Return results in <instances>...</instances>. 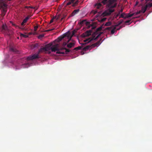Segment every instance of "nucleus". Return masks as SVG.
Listing matches in <instances>:
<instances>
[{
	"label": "nucleus",
	"mask_w": 152,
	"mask_h": 152,
	"mask_svg": "<svg viewBox=\"0 0 152 152\" xmlns=\"http://www.w3.org/2000/svg\"><path fill=\"white\" fill-rule=\"evenodd\" d=\"M51 51L53 52H56V53L64 54L65 53L62 51L63 50H65V52L66 54L68 53L70 51V50L66 49L65 47H61L58 44H56L53 47L51 48Z\"/></svg>",
	"instance_id": "1"
},
{
	"label": "nucleus",
	"mask_w": 152,
	"mask_h": 152,
	"mask_svg": "<svg viewBox=\"0 0 152 152\" xmlns=\"http://www.w3.org/2000/svg\"><path fill=\"white\" fill-rule=\"evenodd\" d=\"M77 31L76 30H74L72 31V36L70 37V33L69 31H68L66 33L63 35L59 37L57 39L55 40V41L57 42H59L64 37H68V38H70L68 40L67 42H69L70 40L71 39L72 37L73 36V35H74V34Z\"/></svg>",
	"instance_id": "2"
},
{
	"label": "nucleus",
	"mask_w": 152,
	"mask_h": 152,
	"mask_svg": "<svg viewBox=\"0 0 152 152\" xmlns=\"http://www.w3.org/2000/svg\"><path fill=\"white\" fill-rule=\"evenodd\" d=\"M11 0H0V8L2 9V16H4L7 11V5L5 4L6 1Z\"/></svg>",
	"instance_id": "3"
},
{
	"label": "nucleus",
	"mask_w": 152,
	"mask_h": 152,
	"mask_svg": "<svg viewBox=\"0 0 152 152\" xmlns=\"http://www.w3.org/2000/svg\"><path fill=\"white\" fill-rule=\"evenodd\" d=\"M47 51L46 48L45 47H44L41 48L39 50V51L37 53L34 54L32 56H30L27 58V60H32L33 59H36L39 58V54L43 51Z\"/></svg>",
	"instance_id": "4"
},
{
	"label": "nucleus",
	"mask_w": 152,
	"mask_h": 152,
	"mask_svg": "<svg viewBox=\"0 0 152 152\" xmlns=\"http://www.w3.org/2000/svg\"><path fill=\"white\" fill-rule=\"evenodd\" d=\"M96 32H95L92 35V37H91L89 38L88 39H85L84 40V42H87L88 43L89 42H91V41H92L93 40H95L97 39L99 37V36L100 35V34H99L96 37H95V36L96 35Z\"/></svg>",
	"instance_id": "5"
},
{
	"label": "nucleus",
	"mask_w": 152,
	"mask_h": 152,
	"mask_svg": "<svg viewBox=\"0 0 152 152\" xmlns=\"http://www.w3.org/2000/svg\"><path fill=\"white\" fill-rule=\"evenodd\" d=\"M29 18H30L29 16H28L26 17L23 20L22 22L21 23V25L22 26V27H19V28L20 29H21L22 30H25V28L23 27L25 25V23H26L27 22V21L28 20Z\"/></svg>",
	"instance_id": "6"
},
{
	"label": "nucleus",
	"mask_w": 152,
	"mask_h": 152,
	"mask_svg": "<svg viewBox=\"0 0 152 152\" xmlns=\"http://www.w3.org/2000/svg\"><path fill=\"white\" fill-rule=\"evenodd\" d=\"M114 11V10L112 8H110L107 10L105 11L104 14L106 15H110Z\"/></svg>",
	"instance_id": "7"
},
{
	"label": "nucleus",
	"mask_w": 152,
	"mask_h": 152,
	"mask_svg": "<svg viewBox=\"0 0 152 152\" xmlns=\"http://www.w3.org/2000/svg\"><path fill=\"white\" fill-rule=\"evenodd\" d=\"M56 44L53 45V43H50L45 45V47L47 51H48L50 50H51V48Z\"/></svg>",
	"instance_id": "8"
},
{
	"label": "nucleus",
	"mask_w": 152,
	"mask_h": 152,
	"mask_svg": "<svg viewBox=\"0 0 152 152\" xmlns=\"http://www.w3.org/2000/svg\"><path fill=\"white\" fill-rule=\"evenodd\" d=\"M2 28L6 31L7 35H10L11 31L8 28L7 26L3 25L2 26Z\"/></svg>",
	"instance_id": "9"
},
{
	"label": "nucleus",
	"mask_w": 152,
	"mask_h": 152,
	"mask_svg": "<svg viewBox=\"0 0 152 152\" xmlns=\"http://www.w3.org/2000/svg\"><path fill=\"white\" fill-rule=\"evenodd\" d=\"M101 39L100 40L92 44L91 45V48H94L96 47H97L99 46L101 43Z\"/></svg>",
	"instance_id": "10"
},
{
	"label": "nucleus",
	"mask_w": 152,
	"mask_h": 152,
	"mask_svg": "<svg viewBox=\"0 0 152 152\" xmlns=\"http://www.w3.org/2000/svg\"><path fill=\"white\" fill-rule=\"evenodd\" d=\"M91 31H87L85 33L82 34V36L83 37L88 36L91 34Z\"/></svg>",
	"instance_id": "11"
},
{
	"label": "nucleus",
	"mask_w": 152,
	"mask_h": 152,
	"mask_svg": "<svg viewBox=\"0 0 152 152\" xmlns=\"http://www.w3.org/2000/svg\"><path fill=\"white\" fill-rule=\"evenodd\" d=\"M92 48H91V45H88L83 48V50L84 51H86Z\"/></svg>",
	"instance_id": "12"
},
{
	"label": "nucleus",
	"mask_w": 152,
	"mask_h": 152,
	"mask_svg": "<svg viewBox=\"0 0 152 152\" xmlns=\"http://www.w3.org/2000/svg\"><path fill=\"white\" fill-rule=\"evenodd\" d=\"M86 44V43H80V44L82 45H81V46H78V47H76V48H75L74 49V50H80L82 48H83V45Z\"/></svg>",
	"instance_id": "13"
},
{
	"label": "nucleus",
	"mask_w": 152,
	"mask_h": 152,
	"mask_svg": "<svg viewBox=\"0 0 152 152\" xmlns=\"http://www.w3.org/2000/svg\"><path fill=\"white\" fill-rule=\"evenodd\" d=\"M75 45V43L74 42H70L67 45V47L69 48H71L74 47Z\"/></svg>",
	"instance_id": "14"
},
{
	"label": "nucleus",
	"mask_w": 152,
	"mask_h": 152,
	"mask_svg": "<svg viewBox=\"0 0 152 152\" xmlns=\"http://www.w3.org/2000/svg\"><path fill=\"white\" fill-rule=\"evenodd\" d=\"M147 6H145L144 7H142L141 10L142 13H145L146 11L147 10Z\"/></svg>",
	"instance_id": "15"
},
{
	"label": "nucleus",
	"mask_w": 152,
	"mask_h": 152,
	"mask_svg": "<svg viewBox=\"0 0 152 152\" xmlns=\"http://www.w3.org/2000/svg\"><path fill=\"white\" fill-rule=\"evenodd\" d=\"M10 51L15 53H17L18 52V50L12 47L10 48Z\"/></svg>",
	"instance_id": "16"
},
{
	"label": "nucleus",
	"mask_w": 152,
	"mask_h": 152,
	"mask_svg": "<svg viewBox=\"0 0 152 152\" xmlns=\"http://www.w3.org/2000/svg\"><path fill=\"white\" fill-rule=\"evenodd\" d=\"M79 11L80 10L79 9L75 10L72 14V15L73 16L75 15V14H77L79 12Z\"/></svg>",
	"instance_id": "17"
},
{
	"label": "nucleus",
	"mask_w": 152,
	"mask_h": 152,
	"mask_svg": "<svg viewBox=\"0 0 152 152\" xmlns=\"http://www.w3.org/2000/svg\"><path fill=\"white\" fill-rule=\"evenodd\" d=\"M84 22L86 23V25H88L89 23V22H86V20H84L82 21H80L79 23L80 25H82Z\"/></svg>",
	"instance_id": "18"
},
{
	"label": "nucleus",
	"mask_w": 152,
	"mask_h": 152,
	"mask_svg": "<svg viewBox=\"0 0 152 152\" xmlns=\"http://www.w3.org/2000/svg\"><path fill=\"white\" fill-rule=\"evenodd\" d=\"M126 16V13H125L124 12L122 13L120 15L119 17V18H123L125 19L126 18H125Z\"/></svg>",
	"instance_id": "19"
},
{
	"label": "nucleus",
	"mask_w": 152,
	"mask_h": 152,
	"mask_svg": "<svg viewBox=\"0 0 152 152\" xmlns=\"http://www.w3.org/2000/svg\"><path fill=\"white\" fill-rule=\"evenodd\" d=\"M135 13H133L131 14H130V13H129L127 15H126L125 16V18H129V17H131L133 16L134 15H135Z\"/></svg>",
	"instance_id": "20"
},
{
	"label": "nucleus",
	"mask_w": 152,
	"mask_h": 152,
	"mask_svg": "<svg viewBox=\"0 0 152 152\" xmlns=\"http://www.w3.org/2000/svg\"><path fill=\"white\" fill-rule=\"evenodd\" d=\"M101 6V4L100 3L97 4L95 5V7L97 9H99V8Z\"/></svg>",
	"instance_id": "21"
},
{
	"label": "nucleus",
	"mask_w": 152,
	"mask_h": 152,
	"mask_svg": "<svg viewBox=\"0 0 152 152\" xmlns=\"http://www.w3.org/2000/svg\"><path fill=\"white\" fill-rule=\"evenodd\" d=\"M61 16L60 15H58L57 16H56L54 17V18H55L56 20H58L60 19Z\"/></svg>",
	"instance_id": "22"
},
{
	"label": "nucleus",
	"mask_w": 152,
	"mask_h": 152,
	"mask_svg": "<svg viewBox=\"0 0 152 152\" xmlns=\"http://www.w3.org/2000/svg\"><path fill=\"white\" fill-rule=\"evenodd\" d=\"M149 1H152L151 0H150ZM145 6H147V8L148 7H150L152 6V3H149L148 4H147Z\"/></svg>",
	"instance_id": "23"
},
{
	"label": "nucleus",
	"mask_w": 152,
	"mask_h": 152,
	"mask_svg": "<svg viewBox=\"0 0 152 152\" xmlns=\"http://www.w3.org/2000/svg\"><path fill=\"white\" fill-rule=\"evenodd\" d=\"M20 36L21 37H23L25 38H26L28 37V35H25L22 33H20Z\"/></svg>",
	"instance_id": "24"
},
{
	"label": "nucleus",
	"mask_w": 152,
	"mask_h": 152,
	"mask_svg": "<svg viewBox=\"0 0 152 152\" xmlns=\"http://www.w3.org/2000/svg\"><path fill=\"white\" fill-rule=\"evenodd\" d=\"M39 46V45L37 43L35 44H34L33 45V48H38V47Z\"/></svg>",
	"instance_id": "25"
},
{
	"label": "nucleus",
	"mask_w": 152,
	"mask_h": 152,
	"mask_svg": "<svg viewBox=\"0 0 152 152\" xmlns=\"http://www.w3.org/2000/svg\"><path fill=\"white\" fill-rule=\"evenodd\" d=\"M111 23L110 22H107L105 24V26H110L111 25Z\"/></svg>",
	"instance_id": "26"
},
{
	"label": "nucleus",
	"mask_w": 152,
	"mask_h": 152,
	"mask_svg": "<svg viewBox=\"0 0 152 152\" xmlns=\"http://www.w3.org/2000/svg\"><path fill=\"white\" fill-rule=\"evenodd\" d=\"M141 13H142L141 11V10H140L138 11L137 12H136L135 13H135V15H137L140 14Z\"/></svg>",
	"instance_id": "27"
},
{
	"label": "nucleus",
	"mask_w": 152,
	"mask_h": 152,
	"mask_svg": "<svg viewBox=\"0 0 152 152\" xmlns=\"http://www.w3.org/2000/svg\"><path fill=\"white\" fill-rule=\"evenodd\" d=\"M79 2L77 0L74 3H73V6H75V5H76L77 4H78V3Z\"/></svg>",
	"instance_id": "28"
},
{
	"label": "nucleus",
	"mask_w": 152,
	"mask_h": 152,
	"mask_svg": "<svg viewBox=\"0 0 152 152\" xmlns=\"http://www.w3.org/2000/svg\"><path fill=\"white\" fill-rule=\"evenodd\" d=\"M107 0H103L102 1V3L104 4H105L107 2Z\"/></svg>",
	"instance_id": "29"
},
{
	"label": "nucleus",
	"mask_w": 152,
	"mask_h": 152,
	"mask_svg": "<svg viewBox=\"0 0 152 152\" xmlns=\"http://www.w3.org/2000/svg\"><path fill=\"white\" fill-rule=\"evenodd\" d=\"M115 28L114 29H112L111 31V33L112 34H113L115 32Z\"/></svg>",
	"instance_id": "30"
},
{
	"label": "nucleus",
	"mask_w": 152,
	"mask_h": 152,
	"mask_svg": "<svg viewBox=\"0 0 152 152\" xmlns=\"http://www.w3.org/2000/svg\"><path fill=\"white\" fill-rule=\"evenodd\" d=\"M44 35L43 34L40 35L38 36V38L39 39L41 38H42L43 37H44Z\"/></svg>",
	"instance_id": "31"
},
{
	"label": "nucleus",
	"mask_w": 152,
	"mask_h": 152,
	"mask_svg": "<svg viewBox=\"0 0 152 152\" xmlns=\"http://www.w3.org/2000/svg\"><path fill=\"white\" fill-rule=\"evenodd\" d=\"M106 19L107 18H103L101 19L100 21L101 22H103L104 21H105Z\"/></svg>",
	"instance_id": "32"
},
{
	"label": "nucleus",
	"mask_w": 152,
	"mask_h": 152,
	"mask_svg": "<svg viewBox=\"0 0 152 152\" xmlns=\"http://www.w3.org/2000/svg\"><path fill=\"white\" fill-rule=\"evenodd\" d=\"M66 42H64L62 44V46L63 47H64L66 45Z\"/></svg>",
	"instance_id": "33"
},
{
	"label": "nucleus",
	"mask_w": 152,
	"mask_h": 152,
	"mask_svg": "<svg viewBox=\"0 0 152 152\" xmlns=\"http://www.w3.org/2000/svg\"><path fill=\"white\" fill-rule=\"evenodd\" d=\"M123 22V20L122 19H121L119 21L118 25H120Z\"/></svg>",
	"instance_id": "34"
},
{
	"label": "nucleus",
	"mask_w": 152,
	"mask_h": 152,
	"mask_svg": "<svg viewBox=\"0 0 152 152\" xmlns=\"http://www.w3.org/2000/svg\"><path fill=\"white\" fill-rule=\"evenodd\" d=\"M38 28V26H35L34 28V31H37V28Z\"/></svg>",
	"instance_id": "35"
},
{
	"label": "nucleus",
	"mask_w": 152,
	"mask_h": 152,
	"mask_svg": "<svg viewBox=\"0 0 152 152\" xmlns=\"http://www.w3.org/2000/svg\"><path fill=\"white\" fill-rule=\"evenodd\" d=\"M10 22L12 23V25L15 27H18L12 21H10Z\"/></svg>",
	"instance_id": "36"
},
{
	"label": "nucleus",
	"mask_w": 152,
	"mask_h": 152,
	"mask_svg": "<svg viewBox=\"0 0 152 152\" xmlns=\"http://www.w3.org/2000/svg\"><path fill=\"white\" fill-rule=\"evenodd\" d=\"M130 21H131V20H128L126 21L125 23H130Z\"/></svg>",
	"instance_id": "37"
},
{
	"label": "nucleus",
	"mask_w": 152,
	"mask_h": 152,
	"mask_svg": "<svg viewBox=\"0 0 152 152\" xmlns=\"http://www.w3.org/2000/svg\"><path fill=\"white\" fill-rule=\"evenodd\" d=\"M54 29V28H53V29H50V30H47L45 31L46 32H48L49 31H52Z\"/></svg>",
	"instance_id": "38"
},
{
	"label": "nucleus",
	"mask_w": 152,
	"mask_h": 152,
	"mask_svg": "<svg viewBox=\"0 0 152 152\" xmlns=\"http://www.w3.org/2000/svg\"><path fill=\"white\" fill-rule=\"evenodd\" d=\"M54 19H55V18H54V17L53 18H52L51 20H50V23H52L53 22V20Z\"/></svg>",
	"instance_id": "39"
},
{
	"label": "nucleus",
	"mask_w": 152,
	"mask_h": 152,
	"mask_svg": "<svg viewBox=\"0 0 152 152\" xmlns=\"http://www.w3.org/2000/svg\"><path fill=\"white\" fill-rule=\"evenodd\" d=\"M123 8H121V10H119V11L120 12L122 13L123 11Z\"/></svg>",
	"instance_id": "40"
},
{
	"label": "nucleus",
	"mask_w": 152,
	"mask_h": 152,
	"mask_svg": "<svg viewBox=\"0 0 152 152\" xmlns=\"http://www.w3.org/2000/svg\"><path fill=\"white\" fill-rule=\"evenodd\" d=\"M28 65V64H24L23 65V66H27ZM25 67H27V66H25Z\"/></svg>",
	"instance_id": "41"
},
{
	"label": "nucleus",
	"mask_w": 152,
	"mask_h": 152,
	"mask_svg": "<svg viewBox=\"0 0 152 152\" xmlns=\"http://www.w3.org/2000/svg\"><path fill=\"white\" fill-rule=\"evenodd\" d=\"M97 11H94V14H95L97 13Z\"/></svg>",
	"instance_id": "42"
},
{
	"label": "nucleus",
	"mask_w": 152,
	"mask_h": 152,
	"mask_svg": "<svg viewBox=\"0 0 152 152\" xmlns=\"http://www.w3.org/2000/svg\"><path fill=\"white\" fill-rule=\"evenodd\" d=\"M64 19V18H63V17H62L61 18V21H62L63 20V19Z\"/></svg>",
	"instance_id": "43"
},
{
	"label": "nucleus",
	"mask_w": 152,
	"mask_h": 152,
	"mask_svg": "<svg viewBox=\"0 0 152 152\" xmlns=\"http://www.w3.org/2000/svg\"><path fill=\"white\" fill-rule=\"evenodd\" d=\"M120 15H119L118 13L117 15H116V17H118V16H119Z\"/></svg>",
	"instance_id": "44"
},
{
	"label": "nucleus",
	"mask_w": 152,
	"mask_h": 152,
	"mask_svg": "<svg viewBox=\"0 0 152 152\" xmlns=\"http://www.w3.org/2000/svg\"><path fill=\"white\" fill-rule=\"evenodd\" d=\"M66 15H63V17H62L64 18L66 17Z\"/></svg>",
	"instance_id": "45"
},
{
	"label": "nucleus",
	"mask_w": 152,
	"mask_h": 152,
	"mask_svg": "<svg viewBox=\"0 0 152 152\" xmlns=\"http://www.w3.org/2000/svg\"><path fill=\"white\" fill-rule=\"evenodd\" d=\"M121 13V12H119V11L118 13L119 15H120V14Z\"/></svg>",
	"instance_id": "46"
},
{
	"label": "nucleus",
	"mask_w": 152,
	"mask_h": 152,
	"mask_svg": "<svg viewBox=\"0 0 152 152\" xmlns=\"http://www.w3.org/2000/svg\"><path fill=\"white\" fill-rule=\"evenodd\" d=\"M31 7V8H33V7Z\"/></svg>",
	"instance_id": "47"
},
{
	"label": "nucleus",
	"mask_w": 152,
	"mask_h": 152,
	"mask_svg": "<svg viewBox=\"0 0 152 152\" xmlns=\"http://www.w3.org/2000/svg\"><path fill=\"white\" fill-rule=\"evenodd\" d=\"M101 29V28H98V29Z\"/></svg>",
	"instance_id": "48"
},
{
	"label": "nucleus",
	"mask_w": 152,
	"mask_h": 152,
	"mask_svg": "<svg viewBox=\"0 0 152 152\" xmlns=\"http://www.w3.org/2000/svg\"><path fill=\"white\" fill-rule=\"evenodd\" d=\"M18 39H19V37H18Z\"/></svg>",
	"instance_id": "49"
}]
</instances>
